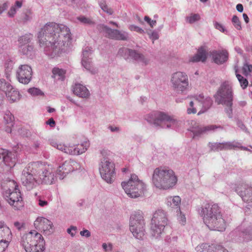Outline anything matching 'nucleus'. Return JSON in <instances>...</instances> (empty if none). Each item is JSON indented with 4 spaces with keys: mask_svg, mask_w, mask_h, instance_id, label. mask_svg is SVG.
Listing matches in <instances>:
<instances>
[{
    "mask_svg": "<svg viewBox=\"0 0 252 252\" xmlns=\"http://www.w3.org/2000/svg\"><path fill=\"white\" fill-rule=\"evenodd\" d=\"M39 45L46 51L62 50L71 39L69 29L54 22L47 23L38 34Z\"/></svg>",
    "mask_w": 252,
    "mask_h": 252,
    "instance_id": "nucleus-1",
    "label": "nucleus"
},
{
    "mask_svg": "<svg viewBox=\"0 0 252 252\" xmlns=\"http://www.w3.org/2000/svg\"><path fill=\"white\" fill-rule=\"evenodd\" d=\"M197 211L204 223L210 229L219 231L225 229V220L222 218L221 208L218 204L207 202L198 208Z\"/></svg>",
    "mask_w": 252,
    "mask_h": 252,
    "instance_id": "nucleus-2",
    "label": "nucleus"
},
{
    "mask_svg": "<svg viewBox=\"0 0 252 252\" xmlns=\"http://www.w3.org/2000/svg\"><path fill=\"white\" fill-rule=\"evenodd\" d=\"M152 181L157 188L166 190L172 189L177 184L178 179L172 169L159 167L154 170Z\"/></svg>",
    "mask_w": 252,
    "mask_h": 252,
    "instance_id": "nucleus-3",
    "label": "nucleus"
},
{
    "mask_svg": "<svg viewBox=\"0 0 252 252\" xmlns=\"http://www.w3.org/2000/svg\"><path fill=\"white\" fill-rule=\"evenodd\" d=\"M21 243L26 252H43L45 250L43 237L35 230L24 235Z\"/></svg>",
    "mask_w": 252,
    "mask_h": 252,
    "instance_id": "nucleus-4",
    "label": "nucleus"
},
{
    "mask_svg": "<svg viewBox=\"0 0 252 252\" xmlns=\"http://www.w3.org/2000/svg\"><path fill=\"white\" fill-rule=\"evenodd\" d=\"M121 185L127 195L132 198L142 197L146 190V185L135 174H131L128 181L122 182Z\"/></svg>",
    "mask_w": 252,
    "mask_h": 252,
    "instance_id": "nucleus-5",
    "label": "nucleus"
},
{
    "mask_svg": "<svg viewBox=\"0 0 252 252\" xmlns=\"http://www.w3.org/2000/svg\"><path fill=\"white\" fill-rule=\"evenodd\" d=\"M147 121L156 126L162 128H169L176 126L177 121L173 116L161 111H155L147 115Z\"/></svg>",
    "mask_w": 252,
    "mask_h": 252,
    "instance_id": "nucleus-6",
    "label": "nucleus"
},
{
    "mask_svg": "<svg viewBox=\"0 0 252 252\" xmlns=\"http://www.w3.org/2000/svg\"><path fill=\"white\" fill-rule=\"evenodd\" d=\"M129 230L135 238L139 240L143 239L145 234V222L142 211L138 210L131 215Z\"/></svg>",
    "mask_w": 252,
    "mask_h": 252,
    "instance_id": "nucleus-7",
    "label": "nucleus"
},
{
    "mask_svg": "<svg viewBox=\"0 0 252 252\" xmlns=\"http://www.w3.org/2000/svg\"><path fill=\"white\" fill-rule=\"evenodd\" d=\"M167 213L162 209H158L153 214L151 222V230L153 236L158 238L167 224Z\"/></svg>",
    "mask_w": 252,
    "mask_h": 252,
    "instance_id": "nucleus-8",
    "label": "nucleus"
},
{
    "mask_svg": "<svg viewBox=\"0 0 252 252\" xmlns=\"http://www.w3.org/2000/svg\"><path fill=\"white\" fill-rule=\"evenodd\" d=\"M33 165L39 176V182L42 184L52 185L55 183L56 177L52 167L41 161L34 162Z\"/></svg>",
    "mask_w": 252,
    "mask_h": 252,
    "instance_id": "nucleus-9",
    "label": "nucleus"
},
{
    "mask_svg": "<svg viewBox=\"0 0 252 252\" xmlns=\"http://www.w3.org/2000/svg\"><path fill=\"white\" fill-rule=\"evenodd\" d=\"M34 164V162L29 163L22 171L21 181L23 185L29 190L32 189L38 185L37 181L34 177L37 174Z\"/></svg>",
    "mask_w": 252,
    "mask_h": 252,
    "instance_id": "nucleus-10",
    "label": "nucleus"
},
{
    "mask_svg": "<svg viewBox=\"0 0 252 252\" xmlns=\"http://www.w3.org/2000/svg\"><path fill=\"white\" fill-rule=\"evenodd\" d=\"M51 145L61 151L70 155H78L85 153L90 146L89 142L85 141L80 144H77L75 147H67L64 144L56 141H52Z\"/></svg>",
    "mask_w": 252,
    "mask_h": 252,
    "instance_id": "nucleus-11",
    "label": "nucleus"
},
{
    "mask_svg": "<svg viewBox=\"0 0 252 252\" xmlns=\"http://www.w3.org/2000/svg\"><path fill=\"white\" fill-rule=\"evenodd\" d=\"M171 83L174 90L183 93L189 87L188 76L185 72L177 71L172 75Z\"/></svg>",
    "mask_w": 252,
    "mask_h": 252,
    "instance_id": "nucleus-12",
    "label": "nucleus"
},
{
    "mask_svg": "<svg viewBox=\"0 0 252 252\" xmlns=\"http://www.w3.org/2000/svg\"><path fill=\"white\" fill-rule=\"evenodd\" d=\"M4 196L8 203L15 210H20L23 207L21 193L17 185L15 186L13 191H11L10 189L6 190L4 193Z\"/></svg>",
    "mask_w": 252,
    "mask_h": 252,
    "instance_id": "nucleus-13",
    "label": "nucleus"
},
{
    "mask_svg": "<svg viewBox=\"0 0 252 252\" xmlns=\"http://www.w3.org/2000/svg\"><path fill=\"white\" fill-rule=\"evenodd\" d=\"M217 95L220 98L219 104L227 102L229 105H232L233 92L231 85L228 81L222 83L217 92Z\"/></svg>",
    "mask_w": 252,
    "mask_h": 252,
    "instance_id": "nucleus-14",
    "label": "nucleus"
},
{
    "mask_svg": "<svg viewBox=\"0 0 252 252\" xmlns=\"http://www.w3.org/2000/svg\"><path fill=\"white\" fill-rule=\"evenodd\" d=\"M81 165L74 159L70 158L65 161L62 165L59 167L57 175L60 179H63L68 173L74 170H80Z\"/></svg>",
    "mask_w": 252,
    "mask_h": 252,
    "instance_id": "nucleus-15",
    "label": "nucleus"
},
{
    "mask_svg": "<svg viewBox=\"0 0 252 252\" xmlns=\"http://www.w3.org/2000/svg\"><path fill=\"white\" fill-rule=\"evenodd\" d=\"M11 236L10 228L4 221H0V252H3L7 248Z\"/></svg>",
    "mask_w": 252,
    "mask_h": 252,
    "instance_id": "nucleus-16",
    "label": "nucleus"
},
{
    "mask_svg": "<svg viewBox=\"0 0 252 252\" xmlns=\"http://www.w3.org/2000/svg\"><path fill=\"white\" fill-rule=\"evenodd\" d=\"M118 54L125 59L131 57L135 60L145 64H147L149 61L143 55L136 52L135 50H132L126 48H122L120 49Z\"/></svg>",
    "mask_w": 252,
    "mask_h": 252,
    "instance_id": "nucleus-17",
    "label": "nucleus"
},
{
    "mask_svg": "<svg viewBox=\"0 0 252 252\" xmlns=\"http://www.w3.org/2000/svg\"><path fill=\"white\" fill-rule=\"evenodd\" d=\"M32 69L31 66L24 64L20 65L17 70L18 81L23 84H28L32 78Z\"/></svg>",
    "mask_w": 252,
    "mask_h": 252,
    "instance_id": "nucleus-18",
    "label": "nucleus"
},
{
    "mask_svg": "<svg viewBox=\"0 0 252 252\" xmlns=\"http://www.w3.org/2000/svg\"><path fill=\"white\" fill-rule=\"evenodd\" d=\"M34 225L37 229L42 231L45 235H49L53 232L52 222L45 218H37L34 222Z\"/></svg>",
    "mask_w": 252,
    "mask_h": 252,
    "instance_id": "nucleus-19",
    "label": "nucleus"
},
{
    "mask_svg": "<svg viewBox=\"0 0 252 252\" xmlns=\"http://www.w3.org/2000/svg\"><path fill=\"white\" fill-rule=\"evenodd\" d=\"M235 191L244 202H252V187L245 184L239 185L236 187Z\"/></svg>",
    "mask_w": 252,
    "mask_h": 252,
    "instance_id": "nucleus-20",
    "label": "nucleus"
},
{
    "mask_svg": "<svg viewBox=\"0 0 252 252\" xmlns=\"http://www.w3.org/2000/svg\"><path fill=\"white\" fill-rule=\"evenodd\" d=\"M110 162L109 158H103L99 164V173L102 179L106 183H110Z\"/></svg>",
    "mask_w": 252,
    "mask_h": 252,
    "instance_id": "nucleus-21",
    "label": "nucleus"
},
{
    "mask_svg": "<svg viewBox=\"0 0 252 252\" xmlns=\"http://www.w3.org/2000/svg\"><path fill=\"white\" fill-rule=\"evenodd\" d=\"M204 102V96L202 94H200L193 96L192 100L189 102V107L187 109L188 114H195L197 112V109L203 106Z\"/></svg>",
    "mask_w": 252,
    "mask_h": 252,
    "instance_id": "nucleus-22",
    "label": "nucleus"
},
{
    "mask_svg": "<svg viewBox=\"0 0 252 252\" xmlns=\"http://www.w3.org/2000/svg\"><path fill=\"white\" fill-rule=\"evenodd\" d=\"M213 61L218 64L226 62L228 58V53L226 50H214L210 52Z\"/></svg>",
    "mask_w": 252,
    "mask_h": 252,
    "instance_id": "nucleus-23",
    "label": "nucleus"
},
{
    "mask_svg": "<svg viewBox=\"0 0 252 252\" xmlns=\"http://www.w3.org/2000/svg\"><path fill=\"white\" fill-rule=\"evenodd\" d=\"M32 35L30 34L23 35L19 39L20 50L24 54H27L29 51L32 50V47L29 43Z\"/></svg>",
    "mask_w": 252,
    "mask_h": 252,
    "instance_id": "nucleus-24",
    "label": "nucleus"
},
{
    "mask_svg": "<svg viewBox=\"0 0 252 252\" xmlns=\"http://www.w3.org/2000/svg\"><path fill=\"white\" fill-rule=\"evenodd\" d=\"M194 124L191 128V131L193 133L194 136H200L201 134L206 133L207 132L214 130L217 128L214 125H210L208 126H201L194 122Z\"/></svg>",
    "mask_w": 252,
    "mask_h": 252,
    "instance_id": "nucleus-25",
    "label": "nucleus"
},
{
    "mask_svg": "<svg viewBox=\"0 0 252 252\" xmlns=\"http://www.w3.org/2000/svg\"><path fill=\"white\" fill-rule=\"evenodd\" d=\"M92 50L88 47H87L83 52V58L82 63L84 67L88 70H90L93 74H95L96 70L92 68L89 59L87 58L91 54Z\"/></svg>",
    "mask_w": 252,
    "mask_h": 252,
    "instance_id": "nucleus-26",
    "label": "nucleus"
},
{
    "mask_svg": "<svg viewBox=\"0 0 252 252\" xmlns=\"http://www.w3.org/2000/svg\"><path fill=\"white\" fill-rule=\"evenodd\" d=\"M73 93L80 97L86 98L90 94L87 88L82 84H76L73 87Z\"/></svg>",
    "mask_w": 252,
    "mask_h": 252,
    "instance_id": "nucleus-27",
    "label": "nucleus"
},
{
    "mask_svg": "<svg viewBox=\"0 0 252 252\" xmlns=\"http://www.w3.org/2000/svg\"><path fill=\"white\" fill-rule=\"evenodd\" d=\"M207 59V52L204 47L200 48L196 54L191 58L189 62H204Z\"/></svg>",
    "mask_w": 252,
    "mask_h": 252,
    "instance_id": "nucleus-28",
    "label": "nucleus"
},
{
    "mask_svg": "<svg viewBox=\"0 0 252 252\" xmlns=\"http://www.w3.org/2000/svg\"><path fill=\"white\" fill-rule=\"evenodd\" d=\"M208 146L211 151H218L232 148V145L230 143H209Z\"/></svg>",
    "mask_w": 252,
    "mask_h": 252,
    "instance_id": "nucleus-29",
    "label": "nucleus"
},
{
    "mask_svg": "<svg viewBox=\"0 0 252 252\" xmlns=\"http://www.w3.org/2000/svg\"><path fill=\"white\" fill-rule=\"evenodd\" d=\"M3 119L5 124L7 125L5 127V131L8 133H10L12 131V127L13 126L14 116L10 112L7 111L4 114Z\"/></svg>",
    "mask_w": 252,
    "mask_h": 252,
    "instance_id": "nucleus-30",
    "label": "nucleus"
},
{
    "mask_svg": "<svg viewBox=\"0 0 252 252\" xmlns=\"http://www.w3.org/2000/svg\"><path fill=\"white\" fill-rule=\"evenodd\" d=\"M180 204L181 198L179 196L171 197L168 199L167 205H170L171 208L176 209L177 215L181 214Z\"/></svg>",
    "mask_w": 252,
    "mask_h": 252,
    "instance_id": "nucleus-31",
    "label": "nucleus"
},
{
    "mask_svg": "<svg viewBox=\"0 0 252 252\" xmlns=\"http://www.w3.org/2000/svg\"><path fill=\"white\" fill-rule=\"evenodd\" d=\"M6 96L10 103H13L19 101L21 95L17 89L12 87L11 90H9L6 94Z\"/></svg>",
    "mask_w": 252,
    "mask_h": 252,
    "instance_id": "nucleus-32",
    "label": "nucleus"
},
{
    "mask_svg": "<svg viewBox=\"0 0 252 252\" xmlns=\"http://www.w3.org/2000/svg\"><path fill=\"white\" fill-rule=\"evenodd\" d=\"M53 77L61 81H63L65 78V70L59 68L58 67H54L52 70Z\"/></svg>",
    "mask_w": 252,
    "mask_h": 252,
    "instance_id": "nucleus-33",
    "label": "nucleus"
},
{
    "mask_svg": "<svg viewBox=\"0 0 252 252\" xmlns=\"http://www.w3.org/2000/svg\"><path fill=\"white\" fill-rule=\"evenodd\" d=\"M128 37L127 33L126 32H121L118 30H111V38H114L118 40H126Z\"/></svg>",
    "mask_w": 252,
    "mask_h": 252,
    "instance_id": "nucleus-34",
    "label": "nucleus"
},
{
    "mask_svg": "<svg viewBox=\"0 0 252 252\" xmlns=\"http://www.w3.org/2000/svg\"><path fill=\"white\" fill-rule=\"evenodd\" d=\"M22 6V1L17 0L14 6H12L8 12V15L10 17L14 16L17 10L20 8Z\"/></svg>",
    "mask_w": 252,
    "mask_h": 252,
    "instance_id": "nucleus-35",
    "label": "nucleus"
},
{
    "mask_svg": "<svg viewBox=\"0 0 252 252\" xmlns=\"http://www.w3.org/2000/svg\"><path fill=\"white\" fill-rule=\"evenodd\" d=\"M12 86L4 79H0V91L5 92L6 94L9 90L12 89Z\"/></svg>",
    "mask_w": 252,
    "mask_h": 252,
    "instance_id": "nucleus-36",
    "label": "nucleus"
},
{
    "mask_svg": "<svg viewBox=\"0 0 252 252\" xmlns=\"http://www.w3.org/2000/svg\"><path fill=\"white\" fill-rule=\"evenodd\" d=\"M236 77H237L238 81H239V82L240 83L241 86L243 89L246 88L247 87L248 85V80L244 78L240 74L236 73Z\"/></svg>",
    "mask_w": 252,
    "mask_h": 252,
    "instance_id": "nucleus-37",
    "label": "nucleus"
},
{
    "mask_svg": "<svg viewBox=\"0 0 252 252\" xmlns=\"http://www.w3.org/2000/svg\"><path fill=\"white\" fill-rule=\"evenodd\" d=\"M200 19V17L198 14H191L189 16L187 17V21L190 24L193 23L199 20Z\"/></svg>",
    "mask_w": 252,
    "mask_h": 252,
    "instance_id": "nucleus-38",
    "label": "nucleus"
},
{
    "mask_svg": "<svg viewBox=\"0 0 252 252\" xmlns=\"http://www.w3.org/2000/svg\"><path fill=\"white\" fill-rule=\"evenodd\" d=\"M232 22L236 29H237L238 30L241 29V22L239 20V18L237 16L234 15L233 16Z\"/></svg>",
    "mask_w": 252,
    "mask_h": 252,
    "instance_id": "nucleus-39",
    "label": "nucleus"
},
{
    "mask_svg": "<svg viewBox=\"0 0 252 252\" xmlns=\"http://www.w3.org/2000/svg\"><path fill=\"white\" fill-rule=\"evenodd\" d=\"M13 156L11 152L6 149L0 148V158H9Z\"/></svg>",
    "mask_w": 252,
    "mask_h": 252,
    "instance_id": "nucleus-40",
    "label": "nucleus"
},
{
    "mask_svg": "<svg viewBox=\"0 0 252 252\" xmlns=\"http://www.w3.org/2000/svg\"><path fill=\"white\" fill-rule=\"evenodd\" d=\"M243 74L247 76L249 72H252V64H245L242 68Z\"/></svg>",
    "mask_w": 252,
    "mask_h": 252,
    "instance_id": "nucleus-41",
    "label": "nucleus"
},
{
    "mask_svg": "<svg viewBox=\"0 0 252 252\" xmlns=\"http://www.w3.org/2000/svg\"><path fill=\"white\" fill-rule=\"evenodd\" d=\"M128 29L131 31H135L139 33H143L144 32V31L142 28L134 25H130Z\"/></svg>",
    "mask_w": 252,
    "mask_h": 252,
    "instance_id": "nucleus-42",
    "label": "nucleus"
},
{
    "mask_svg": "<svg viewBox=\"0 0 252 252\" xmlns=\"http://www.w3.org/2000/svg\"><path fill=\"white\" fill-rule=\"evenodd\" d=\"M28 92L31 94H32L33 95H40L42 94L41 91L39 89L35 88L30 89Z\"/></svg>",
    "mask_w": 252,
    "mask_h": 252,
    "instance_id": "nucleus-43",
    "label": "nucleus"
},
{
    "mask_svg": "<svg viewBox=\"0 0 252 252\" xmlns=\"http://www.w3.org/2000/svg\"><path fill=\"white\" fill-rule=\"evenodd\" d=\"M210 246L206 243L202 244L199 247H197V251L200 252H208L207 248L209 247Z\"/></svg>",
    "mask_w": 252,
    "mask_h": 252,
    "instance_id": "nucleus-44",
    "label": "nucleus"
},
{
    "mask_svg": "<svg viewBox=\"0 0 252 252\" xmlns=\"http://www.w3.org/2000/svg\"><path fill=\"white\" fill-rule=\"evenodd\" d=\"M78 19L82 23L86 24H93V22L89 18H87L85 17H79L78 18Z\"/></svg>",
    "mask_w": 252,
    "mask_h": 252,
    "instance_id": "nucleus-45",
    "label": "nucleus"
},
{
    "mask_svg": "<svg viewBox=\"0 0 252 252\" xmlns=\"http://www.w3.org/2000/svg\"><path fill=\"white\" fill-rule=\"evenodd\" d=\"M222 104L225 105L227 108L225 109V112L227 113V115L229 118L232 117V105H229L226 103H222Z\"/></svg>",
    "mask_w": 252,
    "mask_h": 252,
    "instance_id": "nucleus-46",
    "label": "nucleus"
},
{
    "mask_svg": "<svg viewBox=\"0 0 252 252\" xmlns=\"http://www.w3.org/2000/svg\"><path fill=\"white\" fill-rule=\"evenodd\" d=\"M144 20L147 22L151 28H153L156 25L157 22L156 20H152L149 17L145 16Z\"/></svg>",
    "mask_w": 252,
    "mask_h": 252,
    "instance_id": "nucleus-47",
    "label": "nucleus"
},
{
    "mask_svg": "<svg viewBox=\"0 0 252 252\" xmlns=\"http://www.w3.org/2000/svg\"><path fill=\"white\" fill-rule=\"evenodd\" d=\"M77 230V227L74 226H71L69 228H67V232L72 237H73L75 235V232Z\"/></svg>",
    "mask_w": 252,
    "mask_h": 252,
    "instance_id": "nucleus-48",
    "label": "nucleus"
},
{
    "mask_svg": "<svg viewBox=\"0 0 252 252\" xmlns=\"http://www.w3.org/2000/svg\"><path fill=\"white\" fill-rule=\"evenodd\" d=\"M37 200L38 201V205L40 207H44L48 204V201L45 200H42L40 196H38Z\"/></svg>",
    "mask_w": 252,
    "mask_h": 252,
    "instance_id": "nucleus-49",
    "label": "nucleus"
},
{
    "mask_svg": "<svg viewBox=\"0 0 252 252\" xmlns=\"http://www.w3.org/2000/svg\"><path fill=\"white\" fill-rule=\"evenodd\" d=\"M215 27L217 30H219L221 32H224L225 31V29L224 27L221 24L218 22H215L214 24Z\"/></svg>",
    "mask_w": 252,
    "mask_h": 252,
    "instance_id": "nucleus-50",
    "label": "nucleus"
},
{
    "mask_svg": "<svg viewBox=\"0 0 252 252\" xmlns=\"http://www.w3.org/2000/svg\"><path fill=\"white\" fill-rule=\"evenodd\" d=\"M25 17L24 18L25 21H28L31 19L32 12L30 9H27L25 11Z\"/></svg>",
    "mask_w": 252,
    "mask_h": 252,
    "instance_id": "nucleus-51",
    "label": "nucleus"
},
{
    "mask_svg": "<svg viewBox=\"0 0 252 252\" xmlns=\"http://www.w3.org/2000/svg\"><path fill=\"white\" fill-rule=\"evenodd\" d=\"M148 34L149 35L150 38L153 40H155L158 38V34L156 32H153L151 33L149 32Z\"/></svg>",
    "mask_w": 252,
    "mask_h": 252,
    "instance_id": "nucleus-52",
    "label": "nucleus"
},
{
    "mask_svg": "<svg viewBox=\"0 0 252 252\" xmlns=\"http://www.w3.org/2000/svg\"><path fill=\"white\" fill-rule=\"evenodd\" d=\"M80 235L82 236H84L85 237H89L91 236V232L87 229H84L83 231H81L80 232Z\"/></svg>",
    "mask_w": 252,
    "mask_h": 252,
    "instance_id": "nucleus-53",
    "label": "nucleus"
},
{
    "mask_svg": "<svg viewBox=\"0 0 252 252\" xmlns=\"http://www.w3.org/2000/svg\"><path fill=\"white\" fill-rule=\"evenodd\" d=\"M100 6L101 9L104 12H106V13H109V8L107 6V5H106L105 2H101L100 4Z\"/></svg>",
    "mask_w": 252,
    "mask_h": 252,
    "instance_id": "nucleus-54",
    "label": "nucleus"
},
{
    "mask_svg": "<svg viewBox=\"0 0 252 252\" xmlns=\"http://www.w3.org/2000/svg\"><path fill=\"white\" fill-rule=\"evenodd\" d=\"M46 124L47 125H49L51 127H53L55 126L56 123L53 118H50L47 121H46Z\"/></svg>",
    "mask_w": 252,
    "mask_h": 252,
    "instance_id": "nucleus-55",
    "label": "nucleus"
},
{
    "mask_svg": "<svg viewBox=\"0 0 252 252\" xmlns=\"http://www.w3.org/2000/svg\"><path fill=\"white\" fill-rule=\"evenodd\" d=\"M7 4L6 2L0 5V14L2 13L7 8Z\"/></svg>",
    "mask_w": 252,
    "mask_h": 252,
    "instance_id": "nucleus-56",
    "label": "nucleus"
},
{
    "mask_svg": "<svg viewBox=\"0 0 252 252\" xmlns=\"http://www.w3.org/2000/svg\"><path fill=\"white\" fill-rule=\"evenodd\" d=\"M14 225L18 230H20L23 226V223H21L18 221L15 222Z\"/></svg>",
    "mask_w": 252,
    "mask_h": 252,
    "instance_id": "nucleus-57",
    "label": "nucleus"
},
{
    "mask_svg": "<svg viewBox=\"0 0 252 252\" xmlns=\"http://www.w3.org/2000/svg\"><path fill=\"white\" fill-rule=\"evenodd\" d=\"M236 9L238 11L242 12L243 11V6L242 4L239 3L236 5Z\"/></svg>",
    "mask_w": 252,
    "mask_h": 252,
    "instance_id": "nucleus-58",
    "label": "nucleus"
},
{
    "mask_svg": "<svg viewBox=\"0 0 252 252\" xmlns=\"http://www.w3.org/2000/svg\"><path fill=\"white\" fill-rule=\"evenodd\" d=\"M243 18L246 23H248L249 22V18L248 15L246 13L243 14Z\"/></svg>",
    "mask_w": 252,
    "mask_h": 252,
    "instance_id": "nucleus-59",
    "label": "nucleus"
},
{
    "mask_svg": "<svg viewBox=\"0 0 252 252\" xmlns=\"http://www.w3.org/2000/svg\"><path fill=\"white\" fill-rule=\"evenodd\" d=\"M122 172L124 173H126L128 172H130V171L129 170V167H125V168H122Z\"/></svg>",
    "mask_w": 252,
    "mask_h": 252,
    "instance_id": "nucleus-60",
    "label": "nucleus"
},
{
    "mask_svg": "<svg viewBox=\"0 0 252 252\" xmlns=\"http://www.w3.org/2000/svg\"><path fill=\"white\" fill-rule=\"evenodd\" d=\"M107 247H108V246L106 244V243H103L102 244V248L103 249V250L105 251H107Z\"/></svg>",
    "mask_w": 252,
    "mask_h": 252,
    "instance_id": "nucleus-61",
    "label": "nucleus"
},
{
    "mask_svg": "<svg viewBox=\"0 0 252 252\" xmlns=\"http://www.w3.org/2000/svg\"><path fill=\"white\" fill-rule=\"evenodd\" d=\"M180 221H181L183 223H184L186 222V218L184 215H183V217H181V220Z\"/></svg>",
    "mask_w": 252,
    "mask_h": 252,
    "instance_id": "nucleus-62",
    "label": "nucleus"
},
{
    "mask_svg": "<svg viewBox=\"0 0 252 252\" xmlns=\"http://www.w3.org/2000/svg\"><path fill=\"white\" fill-rule=\"evenodd\" d=\"M105 32L106 33H108V35L109 36V34H110V30L108 28H106V27H104V32Z\"/></svg>",
    "mask_w": 252,
    "mask_h": 252,
    "instance_id": "nucleus-63",
    "label": "nucleus"
},
{
    "mask_svg": "<svg viewBox=\"0 0 252 252\" xmlns=\"http://www.w3.org/2000/svg\"><path fill=\"white\" fill-rule=\"evenodd\" d=\"M55 111V109L53 108H49L48 109V112L49 113H52L54 112Z\"/></svg>",
    "mask_w": 252,
    "mask_h": 252,
    "instance_id": "nucleus-64",
    "label": "nucleus"
}]
</instances>
